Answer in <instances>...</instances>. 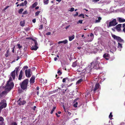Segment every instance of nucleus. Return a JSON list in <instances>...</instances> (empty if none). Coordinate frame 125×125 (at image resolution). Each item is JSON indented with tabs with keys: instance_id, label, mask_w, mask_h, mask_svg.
<instances>
[{
	"instance_id": "28",
	"label": "nucleus",
	"mask_w": 125,
	"mask_h": 125,
	"mask_svg": "<svg viewBox=\"0 0 125 125\" xmlns=\"http://www.w3.org/2000/svg\"><path fill=\"white\" fill-rule=\"evenodd\" d=\"M83 79H81L78 80L76 82V84H79V83L82 82L83 81Z\"/></svg>"
},
{
	"instance_id": "27",
	"label": "nucleus",
	"mask_w": 125,
	"mask_h": 125,
	"mask_svg": "<svg viewBox=\"0 0 125 125\" xmlns=\"http://www.w3.org/2000/svg\"><path fill=\"white\" fill-rule=\"evenodd\" d=\"M43 2L44 5H47L49 2V0H43Z\"/></svg>"
},
{
	"instance_id": "19",
	"label": "nucleus",
	"mask_w": 125,
	"mask_h": 125,
	"mask_svg": "<svg viewBox=\"0 0 125 125\" xmlns=\"http://www.w3.org/2000/svg\"><path fill=\"white\" fill-rule=\"evenodd\" d=\"M38 3H37L36 2H34L33 4L31 6V8L32 9H33L34 8V7H36V6L37 5Z\"/></svg>"
},
{
	"instance_id": "49",
	"label": "nucleus",
	"mask_w": 125,
	"mask_h": 125,
	"mask_svg": "<svg viewBox=\"0 0 125 125\" xmlns=\"http://www.w3.org/2000/svg\"><path fill=\"white\" fill-rule=\"evenodd\" d=\"M28 68V67L27 66H24L23 68L24 70L25 69H27Z\"/></svg>"
},
{
	"instance_id": "40",
	"label": "nucleus",
	"mask_w": 125,
	"mask_h": 125,
	"mask_svg": "<svg viewBox=\"0 0 125 125\" xmlns=\"http://www.w3.org/2000/svg\"><path fill=\"white\" fill-rule=\"evenodd\" d=\"M83 20H79L77 22V23L78 24L79 23L82 24V23Z\"/></svg>"
},
{
	"instance_id": "25",
	"label": "nucleus",
	"mask_w": 125,
	"mask_h": 125,
	"mask_svg": "<svg viewBox=\"0 0 125 125\" xmlns=\"http://www.w3.org/2000/svg\"><path fill=\"white\" fill-rule=\"evenodd\" d=\"M9 49H8L6 53L5 54V56L7 57H8L9 55Z\"/></svg>"
},
{
	"instance_id": "2",
	"label": "nucleus",
	"mask_w": 125,
	"mask_h": 125,
	"mask_svg": "<svg viewBox=\"0 0 125 125\" xmlns=\"http://www.w3.org/2000/svg\"><path fill=\"white\" fill-rule=\"evenodd\" d=\"M12 80L11 77H10L9 80L7 81V83L6 84V87H7L6 88V89H7L8 91H10L14 86V84L12 82L10 83V82Z\"/></svg>"
},
{
	"instance_id": "1",
	"label": "nucleus",
	"mask_w": 125,
	"mask_h": 125,
	"mask_svg": "<svg viewBox=\"0 0 125 125\" xmlns=\"http://www.w3.org/2000/svg\"><path fill=\"white\" fill-rule=\"evenodd\" d=\"M99 59V57H97L93 62L91 63V67H93L95 69L97 70L101 68V64L100 62L98 60Z\"/></svg>"
},
{
	"instance_id": "37",
	"label": "nucleus",
	"mask_w": 125,
	"mask_h": 125,
	"mask_svg": "<svg viewBox=\"0 0 125 125\" xmlns=\"http://www.w3.org/2000/svg\"><path fill=\"white\" fill-rule=\"evenodd\" d=\"M62 43L64 44H66L68 42V41L67 40H65L62 41Z\"/></svg>"
},
{
	"instance_id": "4",
	"label": "nucleus",
	"mask_w": 125,
	"mask_h": 125,
	"mask_svg": "<svg viewBox=\"0 0 125 125\" xmlns=\"http://www.w3.org/2000/svg\"><path fill=\"white\" fill-rule=\"evenodd\" d=\"M118 23L115 19H113V20L109 22V24L107 26L109 28L111 26H116Z\"/></svg>"
},
{
	"instance_id": "35",
	"label": "nucleus",
	"mask_w": 125,
	"mask_h": 125,
	"mask_svg": "<svg viewBox=\"0 0 125 125\" xmlns=\"http://www.w3.org/2000/svg\"><path fill=\"white\" fill-rule=\"evenodd\" d=\"M17 46H18V47L19 49H20L22 47V46L20 44H17Z\"/></svg>"
},
{
	"instance_id": "63",
	"label": "nucleus",
	"mask_w": 125,
	"mask_h": 125,
	"mask_svg": "<svg viewBox=\"0 0 125 125\" xmlns=\"http://www.w3.org/2000/svg\"><path fill=\"white\" fill-rule=\"evenodd\" d=\"M123 27L124 28V27H125V23H124L123 24Z\"/></svg>"
},
{
	"instance_id": "24",
	"label": "nucleus",
	"mask_w": 125,
	"mask_h": 125,
	"mask_svg": "<svg viewBox=\"0 0 125 125\" xmlns=\"http://www.w3.org/2000/svg\"><path fill=\"white\" fill-rule=\"evenodd\" d=\"M21 26L22 27L24 26L25 25V21H21L20 23Z\"/></svg>"
},
{
	"instance_id": "10",
	"label": "nucleus",
	"mask_w": 125,
	"mask_h": 125,
	"mask_svg": "<svg viewBox=\"0 0 125 125\" xmlns=\"http://www.w3.org/2000/svg\"><path fill=\"white\" fill-rule=\"evenodd\" d=\"M9 91H8L7 89L6 90V89L5 90L3 91L0 94V97L1 98L3 97V95H6Z\"/></svg>"
},
{
	"instance_id": "54",
	"label": "nucleus",
	"mask_w": 125,
	"mask_h": 125,
	"mask_svg": "<svg viewBox=\"0 0 125 125\" xmlns=\"http://www.w3.org/2000/svg\"><path fill=\"white\" fill-rule=\"evenodd\" d=\"M78 15V12H76V14H75L74 15V16H77Z\"/></svg>"
},
{
	"instance_id": "53",
	"label": "nucleus",
	"mask_w": 125,
	"mask_h": 125,
	"mask_svg": "<svg viewBox=\"0 0 125 125\" xmlns=\"http://www.w3.org/2000/svg\"><path fill=\"white\" fill-rule=\"evenodd\" d=\"M32 22L33 23H35L36 21V19H33V20H32Z\"/></svg>"
},
{
	"instance_id": "18",
	"label": "nucleus",
	"mask_w": 125,
	"mask_h": 125,
	"mask_svg": "<svg viewBox=\"0 0 125 125\" xmlns=\"http://www.w3.org/2000/svg\"><path fill=\"white\" fill-rule=\"evenodd\" d=\"M26 103V102L25 100H23L22 101H20L19 102H18V104L20 105H24Z\"/></svg>"
},
{
	"instance_id": "59",
	"label": "nucleus",
	"mask_w": 125,
	"mask_h": 125,
	"mask_svg": "<svg viewBox=\"0 0 125 125\" xmlns=\"http://www.w3.org/2000/svg\"><path fill=\"white\" fill-rule=\"evenodd\" d=\"M66 80H67L68 81H69V79L68 77H66L65 78Z\"/></svg>"
},
{
	"instance_id": "41",
	"label": "nucleus",
	"mask_w": 125,
	"mask_h": 125,
	"mask_svg": "<svg viewBox=\"0 0 125 125\" xmlns=\"http://www.w3.org/2000/svg\"><path fill=\"white\" fill-rule=\"evenodd\" d=\"M58 89H59L60 90H61V88H58V89H57L56 90H55L53 91L54 93L56 92H58Z\"/></svg>"
},
{
	"instance_id": "47",
	"label": "nucleus",
	"mask_w": 125,
	"mask_h": 125,
	"mask_svg": "<svg viewBox=\"0 0 125 125\" xmlns=\"http://www.w3.org/2000/svg\"><path fill=\"white\" fill-rule=\"evenodd\" d=\"M90 93L89 92H87L86 93V94L85 95V96H87L88 95L90 94Z\"/></svg>"
},
{
	"instance_id": "15",
	"label": "nucleus",
	"mask_w": 125,
	"mask_h": 125,
	"mask_svg": "<svg viewBox=\"0 0 125 125\" xmlns=\"http://www.w3.org/2000/svg\"><path fill=\"white\" fill-rule=\"evenodd\" d=\"M117 19H118V21L120 23L125 22V19L123 18L120 17H118L117 18Z\"/></svg>"
},
{
	"instance_id": "17",
	"label": "nucleus",
	"mask_w": 125,
	"mask_h": 125,
	"mask_svg": "<svg viewBox=\"0 0 125 125\" xmlns=\"http://www.w3.org/2000/svg\"><path fill=\"white\" fill-rule=\"evenodd\" d=\"M27 4V1L26 0H25L24 1V3H22L20 4L19 5L20 6H23L24 5L26 6Z\"/></svg>"
},
{
	"instance_id": "32",
	"label": "nucleus",
	"mask_w": 125,
	"mask_h": 125,
	"mask_svg": "<svg viewBox=\"0 0 125 125\" xmlns=\"http://www.w3.org/2000/svg\"><path fill=\"white\" fill-rule=\"evenodd\" d=\"M40 11H38L35 13V14L36 16H37L39 15V13L40 12Z\"/></svg>"
},
{
	"instance_id": "29",
	"label": "nucleus",
	"mask_w": 125,
	"mask_h": 125,
	"mask_svg": "<svg viewBox=\"0 0 125 125\" xmlns=\"http://www.w3.org/2000/svg\"><path fill=\"white\" fill-rule=\"evenodd\" d=\"M6 103V101L5 99H3L1 101L0 103V104H3V103Z\"/></svg>"
},
{
	"instance_id": "34",
	"label": "nucleus",
	"mask_w": 125,
	"mask_h": 125,
	"mask_svg": "<svg viewBox=\"0 0 125 125\" xmlns=\"http://www.w3.org/2000/svg\"><path fill=\"white\" fill-rule=\"evenodd\" d=\"M4 120V119L3 118L2 116H0V122H3Z\"/></svg>"
},
{
	"instance_id": "8",
	"label": "nucleus",
	"mask_w": 125,
	"mask_h": 125,
	"mask_svg": "<svg viewBox=\"0 0 125 125\" xmlns=\"http://www.w3.org/2000/svg\"><path fill=\"white\" fill-rule=\"evenodd\" d=\"M31 71L30 69H28V70H26L25 71L26 76L28 78H29L31 76Z\"/></svg>"
},
{
	"instance_id": "60",
	"label": "nucleus",
	"mask_w": 125,
	"mask_h": 125,
	"mask_svg": "<svg viewBox=\"0 0 125 125\" xmlns=\"http://www.w3.org/2000/svg\"><path fill=\"white\" fill-rule=\"evenodd\" d=\"M61 43H62V41H59L58 42V43L59 44Z\"/></svg>"
},
{
	"instance_id": "5",
	"label": "nucleus",
	"mask_w": 125,
	"mask_h": 125,
	"mask_svg": "<svg viewBox=\"0 0 125 125\" xmlns=\"http://www.w3.org/2000/svg\"><path fill=\"white\" fill-rule=\"evenodd\" d=\"M100 88V85L98 83H96L94 87H92V88L91 91H93V93H95Z\"/></svg>"
},
{
	"instance_id": "16",
	"label": "nucleus",
	"mask_w": 125,
	"mask_h": 125,
	"mask_svg": "<svg viewBox=\"0 0 125 125\" xmlns=\"http://www.w3.org/2000/svg\"><path fill=\"white\" fill-rule=\"evenodd\" d=\"M7 103H3L0 106V109L1 110L3 108H5L7 106Z\"/></svg>"
},
{
	"instance_id": "23",
	"label": "nucleus",
	"mask_w": 125,
	"mask_h": 125,
	"mask_svg": "<svg viewBox=\"0 0 125 125\" xmlns=\"http://www.w3.org/2000/svg\"><path fill=\"white\" fill-rule=\"evenodd\" d=\"M102 19L100 17H98V20H95V23H98L100 22V20H101Z\"/></svg>"
},
{
	"instance_id": "58",
	"label": "nucleus",
	"mask_w": 125,
	"mask_h": 125,
	"mask_svg": "<svg viewBox=\"0 0 125 125\" xmlns=\"http://www.w3.org/2000/svg\"><path fill=\"white\" fill-rule=\"evenodd\" d=\"M56 115L57 116V117H60V116L59 115H58L57 113H56Z\"/></svg>"
},
{
	"instance_id": "9",
	"label": "nucleus",
	"mask_w": 125,
	"mask_h": 125,
	"mask_svg": "<svg viewBox=\"0 0 125 125\" xmlns=\"http://www.w3.org/2000/svg\"><path fill=\"white\" fill-rule=\"evenodd\" d=\"M103 57L106 60H108L110 58V55L108 53H106L103 54Z\"/></svg>"
},
{
	"instance_id": "33",
	"label": "nucleus",
	"mask_w": 125,
	"mask_h": 125,
	"mask_svg": "<svg viewBox=\"0 0 125 125\" xmlns=\"http://www.w3.org/2000/svg\"><path fill=\"white\" fill-rule=\"evenodd\" d=\"M23 10V9L22 8H21L20 9L18 13L20 14H21L22 13V11Z\"/></svg>"
},
{
	"instance_id": "21",
	"label": "nucleus",
	"mask_w": 125,
	"mask_h": 125,
	"mask_svg": "<svg viewBox=\"0 0 125 125\" xmlns=\"http://www.w3.org/2000/svg\"><path fill=\"white\" fill-rule=\"evenodd\" d=\"M77 61H76L75 62H73V63L72 66V67H75L77 65Z\"/></svg>"
},
{
	"instance_id": "3",
	"label": "nucleus",
	"mask_w": 125,
	"mask_h": 125,
	"mask_svg": "<svg viewBox=\"0 0 125 125\" xmlns=\"http://www.w3.org/2000/svg\"><path fill=\"white\" fill-rule=\"evenodd\" d=\"M29 82L28 79H26L24 80L21 83L20 85L21 88L23 90H25L27 89V85Z\"/></svg>"
},
{
	"instance_id": "7",
	"label": "nucleus",
	"mask_w": 125,
	"mask_h": 125,
	"mask_svg": "<svg viewBox=\"0 0 125 125\" xmlns=\"http://www.w3.org/2000/svg\"><path fill=\"white\" fill-rule=\"evenodd\" d=\"M35 43L34 45L32 47H31V49L32 50H34V51H36L38 48V47L37 46L38 45V43L37 41L35 40H33Z\"/></svg>"
},
{
	"instance_id": "12",
	"label": "nucleus",
	"mask_w": 125,
	"mask_h": 125,
	"mask_svg": "<svg viewBox=\"0 0 125 125\" xmlns=\"http://www.w3.org/2000/svg\"><path fill=\"white\" fill-rule=\"evenodd\" d=\"M122 24H119L117 25L115 28L118 31H120L121 30V27Z\"/></svg>"
},
{
	"instance_id": "11",
	"label": "nucleus",
	"mask_w": 125,
	"mask_h": 125,
	"mask_svg": "<svg viewBox=\"0 0 125 125\" xmlns=\"http://www.w3.org/2000/svg\"><path fill=\"white\" fill-rule=\"evenodd\" d=\"M10 75L12 77L13 79H14L15 76V70H14L11 73Z\"/></svg>"
},
{
	"instance_id": "20",
	"label": "nucleus",
	"mask_w": 125,
	"mask_h": 125,
	"mask_svg": "<svg viewBox=\"0 0 125 125\" xmlns=\"http://www.w3.org/2000/svg\"><path fill=\"white\" fill-rule=\"evenodd\" d=\"M75 37L74 35H73L71 36H69V40L70 41H71L73 40Z\"/></svg>"
},
{
	"instance_id": "62",
	"label": "nucleus",
	"mask_w": 125,
	"mask_h": 125,
	"mask_svg": "<svg viewBox=\"0 0 125 125\" xmlns=\"http://www.w3.org/2000/svg\"><path fill=\"white\" fill-rule=\"evenodd\" d=\"M36 106H34V107H33V110L34 111L35 110V109L36 108Z\"/></svg>"
},
{
	"instance_id": "46",
	"label": "nucleus",
	"mask_w": 125,
	"mask_h": 125,
	"mask_svg": "<svg viewBox=\"0 0 125 125\" xmlns=\"http://www.w3.org/2000/svg\"><path fill=\"white\" fill-rule=\"evenodd\" d=\"M11 125H17V124L16 122H13L12 123Z\"/></svg>"
},
{
	"instance_id": "39",
	"label": "nucleus",
	"mask_w": 125,
	"mask_h": 125,
	"mask_svg": "<svg viewBox=\"0 0 125 125\" xmlns=\"http://www.w3.org/2000/svg\"><path fill=\"white\" fill-rule=\"evenodd\" d=\"M112 112H111L110 115H109V118L111 120V118L112 117L113 115L112 114Z\"/></svg>"
},
{
	"instance_id": "64",
	"label": "nucleus",
	"mask_w": 125,
	"mask_h": 125,
	"mask_svg": "<svg viewBox=\"0 0 125 125\" xmlns=\"http://www.w3.org/2000/svg\"><path fill=\"white\" fill-rule=\"evenodd\" d=\"M123 31L125 33V27L124 28L123 30Z\"/></svg>"
},
{
	"instance_id": "56",
	"label": "nucleus",
	"mask_w": 125,
	"mask_h": 125,
	"mask_svg": "<svg viewBox=\"0 0 125 125\" xmlns=\"http://www.w3.org/2000/svg\"><path fill=\"white\" fill-rule=\"evenodd\" d=\"M51 34L50 32H48L46 33V34L47 35H50Z\"/></svg>"
},
{
	"instance_id": "61",
	"label": "nucleus",
	"mask_w": 125,
	"mask_h": 125,
	"mask_svg": "<svg viewBox=\"0 0 125 125\" xmlns=\"http://www.w3.org/2000/svg\"><path fill=\"white\" fill-rule=\"evenodd\" d=\"M36 89L37 90H38L39 89V88L38 86H37V87Z\"/></svg>"
},
{
	"instance_id": "14",
	"label": "nucleus",
	"mask_w": 125,
	"mask_h": 125,
	"mask_svg": "<svg viewBox=\"0 0 125 125\" xmlns=\"http://www.w3.org/2000/svg\"><path fill=\"white\" fill-rule=\"evenodd\" d=\"M23 76V72L21 70L20 72V74L19 76L18 79L21 80V79L22 77Z\"/></svg>"
},
{
	"instance_id": "44",
	"label": "nucleus",
	"mask_w": 125,
	"mask_h": 125,
	"mask_svg": "<svg viewBox=\"0 0 125 125\" xmlns=\"http://www.w3.org/2000/svg\"><path fill=\"white\" fill-rule=\"evenodd\" d=\"M19 69V67H16L15 70V72H18Z\"/></svg>"
},
{
	"instance_id": "13",
	"label": "nucleus",
	"mask_w": 125,
	"mask_h": 125,
	"mask_svg": "<svg viewBox=\"0 0 125 125\" xmlns=\"http://www.w3.org/2000/svg\"><path fill=\"white\" fill-rule=\"evenodd\" d=\"M35 77L34 76H32L30 79L29 81L30 83L31 84L35 82Z\"/></svg>"
},
{
	"instance_id": "52",
	"label": "nucleus",
	"mask_w": 125,
	"mask_h": 125,
	"mask_svg": "<svg viewBox=\"0 0 125 125\" xmlns=\"http://www.w3.org/2000/svg\"><path fill=\"white\" fill-rule=\"evenodd\" d=\"M66 80L65 78H63L62 80V82L63 83L65 82Z\"/></svg>"
},
{
	"instance_id": "48",
	"label": "nucleus",
	"mask_w": 125,
	"mask_h": 125,
	"mask_svg": "<svg viewBox=\"0 0 125 125\" xmlns=\"http://www.w3.org/2000/svg\"><path fill=\"white\" fill-rule=\"evenodd\" d=\"M99 0H93V1L95 3H96Z\"/></svg>"
},
{
	"instance_id": "38",
	"label": "nucleus",
	"mask_w": 125,
	"mask_h": 125,
	"mask_svg": "<svg viewBox=\"0 0 125 125\" xmlns=\"http://www.w3.org/2000/svg\"><path fill=\"white\" fill-rule=\"evenodd\" d=\"M90 36L91 37L92 39L93 40L94 38V35L92 33H90Z\"/></svg>"
},
{
	"instance_id": "30",
	"label": "nucleus",
	"mask_w": 125,
	"mask_h": 125,
	"mask_svg": "<svg viewBox=\"0 0 125 125\" xmlns=\"http://www.w3.org/2000/svg\"><path fill=\"white\" fill-rule=\"evenodd\" d=\"M55 109H56V107L55 106L53 107V108H52V110H51V112H50L51 114H52L53 113Z\"/></svg>"
},
{
	"instance_id": "22",
	"label": "nucleus",
	"mask_w": 125,
	"mask_h": 125,
	"mask_svg": "<svg viewBox=\"0 0 125 125\" xmlns=\"http://www.w3.org/2000/svg\"><path fill=\"white\" fill-rule=\"evenodd\" d=\"M69 91L68 89H66L64 91H62V93L63 94H64L65 93H69Z\"/></svg>"
},
{
	"instance_id": "43",
	"label": "nucleus",
	"mask_w": 125,
	"mask_h": 125,
	"mask_svg": "<svg viewBox=\"0 0 125 125\" xmlns=\"http://www.w3.org/2000/svg\"><path fill=\"white\" fill-rule=\"evenodd\" d=\"M74 8L73 7H72L71 8L70 10H69V11L72 12L74 11Z\"/></svg>"
},
{
	"instance_id": "57",
	"label": "nucleus",
	"mask_w": 125,
	"mask_h": 125,
	"mask_svg": "<svg viewBox=\"0 0 125 125\" xmlns=\"http://www.w3.org/2000/svg\"><path fill=\"white\" fill-rule=\"evenodd\" d=\"M57 59V58L56 57H55L54 58V60L55 61H56Z\"/></svg>"
},
{
	"instance_id": "50",
	"label": "nucleus",
	"mask_w": 125,
	"mask_h": 125,
	"mask_svg": "<svg viewBox=\"0 0 125 125\" xmlns=\"http://www.w3.org/2000/svg\"><path fill=\"white\" fill-rule=\"evenodd\" d=\"M9 7V6H6V7H5V8L3 10H5L7 9Z\"/></svg>"
},
{
	"instance_id": "26",
	"label": "nucleus",
	"mask_w": 125,
	"mask_h": 125,
	"mask_svg": "<svg viewBox=\"0 0 125 125\" xmlns=\"http://www.w3.org/2000/svg\"><path fill=\"white\" fill-rule=\"evenodd\" d=\"M118 47L119 48H120V51H121V49H122V44H121L120 43H118Z\"/></svg>"
},
{
	"instance_id": "42",
	"label": "nucleus",
	"mask_w": 125,
	"mask_h": 125,
	"mask_svg": "<svg viewBox=\"0 0 125 125\" xmlns=\"http://www.w3.org/2000/svg\"><path fill=\"white\" fill-rule=\"evenodd\" d=\"M79 17H82L83 18H84V15L83 14H81L79 16Z\"/></svg>"
},
{
	"instance_id": "55",
	"label": "nucleus",
	"mask_w": 125,
	"mask_h": 125,
	"mask_svg": "<svg viewBox=\"0 0 125 125\" xmlns=\"http://www.w3.org/2000/svg\"><path fill=\"white\" fill-rule=\"evenodd\" d=\"M43 27V26L42 25H41L40 26V27L41 28V29H42Z\"/></svg>"
},
{
	"instance_id": "51",
	"label": "nucleus",
	"mask_w": 125,
	"mask_h": 125,
	"mask_svg": "<svg viewBox=\"0 0 125 125\" xmlns=\"http://www.w3.org/2000/svg\"><path fill=\"white\" fill-rule=\"evenodd\" d=\"M14 47L13 48H12V52L13 53H14Z\"/></svg>"
},
{
	"instance_id": "31",
	"label": "nucleus",
	"mask_w": 125,
	"mask_h": 125,
	"mask_svg": "<svg viewBox=\"0 0 125 125\" xmlns=\"http://www.w3.org/2000/svg\"><path fill=\"white\" fill-rule=\"evenodd\" d=\"M57 73L59 74V75H61L62 74V73L61 72L60 69H59L58 70Z\"/></svg>"
},
{
	"instance_id": "45",
	"label": "nucleus",
	"mask_w": 125,
	"mask_h": 125,
	"mask_svg": "<svg viewBox=\"0 0 125 125\" xmlns=\"http://www.w3.org/2000/svg\"><path fill=\"white\" fill-rule=\"evenodd\" d=\"M28 14V12L27 10L25 11L23 13V14Z\"/></svg>"
},
{
	"instance_id": "6",
	"label": "nucleus",
	"mask_w": 125,
	"mask_h": 125,
	"mask_svg": "<svg viewBox=\"0 0 125 125\" xmlns=\"http://www.w3.org/2000/svg\"><path fill=\"white\" fill-rule=\"evenodd\" d=\"M111 35L112 37L114 39L116 40L118 42H121L124 41L123 40L119 37L116 36L113 34H112Z\"/></svg>"
},
{
	"instance_id": "36",
	"label": "nucleus",
	"mask_w": 125,
	"mask_h": 125,
	"mask_svg": "<svg viewBox=\"0 0 125 125\" xmlns=\"http://www.w3.org/2000/svg\"><path fill=\"white\" fill-rule=\"evenodd\" d=\"M91 69V68L90 67H88L86 68V70L87 71V72L88 73L90 72Z\"/></svg>"
}]
</instances>
